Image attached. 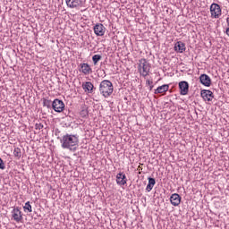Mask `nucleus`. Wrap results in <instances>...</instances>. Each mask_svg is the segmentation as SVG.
<instances>
[{"label": "nucleus", "instance_id": "8", "mask_svg": "<svg viewBox=\"0 0 229 229\" xmlns=\"http://www.w3.org/2000/svg\"><path fill=\"white\" fill-rule=\"evenodd\" d=\"M200 96L204 101H208V103L214 99V93L209 89H202L200 91Z\"/></svg>", "mask_w": 229, "mask_h": 229}, {"label": "nucleus", "instance_id": "23", "mask_svg": "<svg viewBox=\"0 0 229 229\" xmlns=\"http://www.w3.org/2000/svg\"><path fill=\"white\" fill-rule=\"evenodd\" d=\"M80 114L81 117H87L89 115V111L87 109H82Z\"/></svg>", "mask_w": 229, "mask_h": 229}, {"label": "nucleus", "instance_id": "13", "mask_svg": "<svg viewBox=\"0 0 229 229\" xmlns=\"http://www.w3.org/2000/svg\"><path fill=\"white\" fill-rule=\"evenodd\" d=\"M82 89L84 92H87V94H92L94 90H96V88L94 87V84L90 81H86L82 84Z\"/></svg>", "mask_w": 229, "mask_h": 229}, {"label": "nucleus", "instance_id": "1", "mask_svg": "<svg viewBox=\"0 0 229 229\" xmlns=\"http://www.w3.org/2000/svg\"><path fill=\"white\" fill-rule=\"evenodd\" d=\"M63 149H69V151H76L78 144H80V135L78 134H65L60 140Z\"/></svg>", "mask_w": 229, "mask_h": 229}, {"label": "nucleus", "instance_id": "4", "mask_svg": "<svg viewBox=\"0 0 229 229\" xmlns=\"http://www.w3.org/2000/svg\"><path fill=\"white\" fill-rule=\"evenodd\" d=\"M52 108H53V110H55V112L61 114V112H64V109L65 108V104L64 103V101H62L58 98H55L52 102Z\"/></svg>", "mask_w": 229, "mask_h": 229}, {"label": "nucleus", "instance_id": "28", "mask_svg": "<svg viewBox=\"0 0 229 229\" xmlns=\"http://www.w3.org/2000/svg\"><path fill=\"white\" fill-rule=\"evenodd\" d=\"M153 87H154L153 84H151L150 86H148V90H150V91L153 90Z\"/></svg>", "mask_w": 229, "mask_h": 229}, {"label": "nucleus", "instance_id": "27", "mask_svg": "<svg viewBox=\"0 0 229 229\" xmlns=\"http://www.w3.org/2000/svg\"><path fill=\"white\" fill-rule=\"evenodd\" d=\"M151 85H153V81L147 80V81H146V86H147V87H149V86H151Z\"/></svg>", "mask_w": 229, "mask_h": 229}, {"label": "nucleus", "instance_id": "5", "mask_svg": "<svg viewBox=\"0 0 229 229\" xmlns=\"http://www.w3.org/2000/svg\"><path fill=\"white\" fill-rule=\"evenodd\" d=\"M211 17L213 19H219L221 17V5L217 4H212L210 5Z\"/></svg>", "mask_w": 229, "mask_h": 229}, {"label": "nucleus", "instance_id": "6", "mask_svg": "<svg viewBox=\"0 0 229 229\" xmlns=\"http://www.w3.org/2000/svg\"><path fill=\"white\" fill-rule=\"evenodd\" d=\"M11 214L13 221H15L16 223H21L22 221V212L21 211L19 207L14 208Z\"/></svg>", "mask_w": 229, "mask_h": 229}, {"label": "nucleus", "instance_id": "17", "mask_svg": "<svg viewBox=\"0 0 229 229\" xmlns=\"http://www.w3.org/2000/svg\"><path fill=\"white\" fill-rule=\"evenodd\" d=\"M167 90H169V85L164 84L157 87V89H155L154 94H164V92H167Z\"/></svg>", "mask_w": 229, "mask_h": 229}, {"label": "nucleus", "instance_id": "26", "mask_svg": "<svg viewBox=\"0 0 229 229\" xmlns=\"http://www.w3.org/2000/svg\"><path fill=\"white\" fill-rule=\"evenodd\" d=\"M0 169H5L4 162L3 161V159L1 157H0Z\"/></svg>", "mask_w": 229, "mask_h": 229}, {"label": "nucleus", "instance_id": "3", "mask_svg": "<svg viewBox=\"0 0 229 229\" xmlns=\"http://www.w3.org/2000/svg\"><path fill=\"white\" fill-rule=\"evenodd\" d=\"M139 71L140 76L146 78V76H149V71H151V64L148 60L142 58L139 61Z\"/></svg>", "mask_w": 229, "mask_h": 229}, {"label": "nucleus", "instance_id": "11", "mask_svg": "<svg viewBox=\"0 0 229 229\" xmlns=\"http://www.w3.org/2000/svg\"><path fill=\"white\" fill-rule=\"evenodd\" d=\"M199 81L202 85H204V87H210V85H212V80L205 73L199 76Z\"/></svg>", "mask_w": 229, "mask_h": 229}, {"label": "nucleus", "instance_id": "15", "mask_svg": "<svg viewBox=\"0 0 229 229\" xmlns=\"http://www.w3.org/2000/svg\"><path fill=\"white\" fill-rule=\"evenodd\" d=\"M81 72L83 74H90L92 72V68H90V65L89 64H81Z\"/></svg>", "mask_w": 229, "mask_h": 229}, {"label": "nucleus", "instance_id": "2", "mask_svg": "<svg viewBox=\"0 0 229 229\" xmlns=\"http://www.w3.org/2000/svg\"><path fill=\"white\" fill-rule=\"evenodd\" d=\"M98 90L104 98H110L114 93V84L108 80H104L100 82Z\"/></svg>", "mask_w": 229, "mask_h": 229}, {"label": "nucleus", "instance_id": "10", "mask_svg": "<svg viewBox=\"0 0 229 229\" xmlns=\"http://www.w3.org/2000/svg\"><path fill=\"white\" fill-rule=\"evenodd\" d=\"M170 202L173 207H178L182 203V197L178 193H174L170 196Z\"/></svg>", "mask_w": 229, "mask_h": 229}, {"label": "nucleus", "instance_id": "19", "mask_svg": "<svg viewBox=\"0 0 229 229\" xmlns=\"http://www.w3.org/2000/svg\"><path fill=\"white\" fill-rule=\"evenodd\" d=\"M24 212H33V209L31 208V204H30V201L26 202L23 206Z\"/></svg>", "mask_w": 229, "mask_h": 229}, {"label": "nucleus", "instance_id": "12", "mask_svg": "<svg viewBox=\"0 0 229 229\" xmlns=\"http://www.w3.org/2000/svg\"><path fill=\"white\" fill-rule=\"evenodd\" d=\"M68 8H78V6H83L81 0H65Z\"/></svg>", "mask_w": 229, "mask_h": 229}, {"label": "nucleus", "instance_id": "22", "mask_svg": "<svg viewBox=\"0 0 229 229\" xmlns=\"http://www.w3.org/2000/svg\"><path fill=\"white\" fill-rule=\"evenodd\" d=\"M148 183H149L150 185H152L153 187H155V183H157V181L155 180V178H153V177H148Z\"/></svg>", "mask_w": 229, "mask_h": 229}, {"label": "nucleus", "instance_id": "7", "mask_svg": "<svg viewBox=\"0 0 229 229\" xmlns=\"http://www.w3.org/2000/svg\"><path fill=\"white\" fill-rule=\"evenodd\" d=\"M93 30L97 37H103V35H105V32L106 31V28H105V25H103V23H97L94 26Z\"/></svg>", "mask_w": 229, "mask_h": 229}, {"label": "nucleus", "instance_id": "25", "mask_svg": "<svg viewBox=\"0 0 229 229\" xmlns=\"http://www.w3.org/2000/svg\"><path fill=\"white\" fill-rule=\"evenodd\" d=\"M153 187H154V186H152V184L148 183V184L147 185L146 191H147L148 192H151V191H153Z\"/></svg>", "mask_w": 229, "mask_h": 229}, {"label": "nucleus", "instance_id": "24", "mask_svg": "<svg viewBox=\"0 0 229 229\" xmlns=\"http://www.w3.org/2000/svg\"><path fill=\"white\" fill-rule=\"evenodd\" d=\"M42 128H44V124H42L41 123L35 124L36 130H42Z\"/></svg>", "mask_w": 229, "mask_h": 229}, {"label": "nucleus", "instance_id": "9", "mask_svg": "<svg viewBox=\"0 0 229 229\" xmlns=\"http://www.w3.org/2000/svg\"><path fill=\"white\" fill-rule=\"evenodd\" d=\"M179 89L181 96H187L189 94V82L185 81H180Z\"/></svg>", "mask_w": 229, "mask_h": 229}, {"label": "nucleus", "instance_id": "18", "mask_svg": "<svg viewBox=\"0 0 229 229\" xmlns=\"http://www.w3.org/2000/svg\"><path fill=\"white\" fill-rule=\"evenodd\" d=\"M103 58V56H101V55H94L92 56V61L94 65H98V63Z\"/></svg>", "mask_w": 229, "mask_h": 229}, {"label": "nucleus", "instance_id": "21", "mask_svg": "<svg viewBox=\"0 0 229 229\" xmlns=\"http://www.w3.org/2000/svg\"><path fill=\"white\" fill-rule=\"evenodd\" d=\"M43 106H47V108H51V106H53V102H51V100L48 99H44Z\"/></svg>", "mask_w": 229, "mask_h": 229}, {"label": "nucleus", "instance_id": "14", "mask_svg": "<svg viewBox=\"0 0 229 229\" xmlns=\"http://www.w3.org/2000/svg\"><path fill=\"white\" fill-rule=\"evenodd\" d=\"M126 182H128V180L126 179V174H124V173L117 174L116 175L117 185H126Z\"/></svg>", "mask_w": 229, "mask_h": 229}, {"label": "nucleus", "instance_id": "16", "mask_svg": "<svg viewBox=\"0 0 229 229\" xmlns=\"http://www.w3.org/2000/svg\"><path fill=\"white\" fill-rule=\"evenodd\" d=\"M186 47H185V43L182 42V41H177L174 45V51H176V53H183V51H185Z\"/></svg>", "mask_w": 229, "mask_h": 229}, {"label": "nucleus", "instance_id": "20", "mask_svg": "<svg viewBox=\"0 0 229 229\" xmlns=\"http://www.w3.org/2000/svg\"><path fill=\"white\" fill-rule=\"evenodd\" d=\"M13 155L16 158H21L22 157V153L21 152V148H15L13 150Z\"/></svg>", "mask_w": 229, "mask_h": 229}, {"label": "nucleus", "instance_id": "29", "mask_svg": "<svg viewBox=\"0 0 229 229\" xmlns=\"http://www.w3.org/2000/svg\"><path fill=\"white\" fill-rule=\"evenodd\" d=\"M227 26H229V17L226 19Z\"/></svg>", "mask_w": 229, "mask_h": 229}]
</instances>
